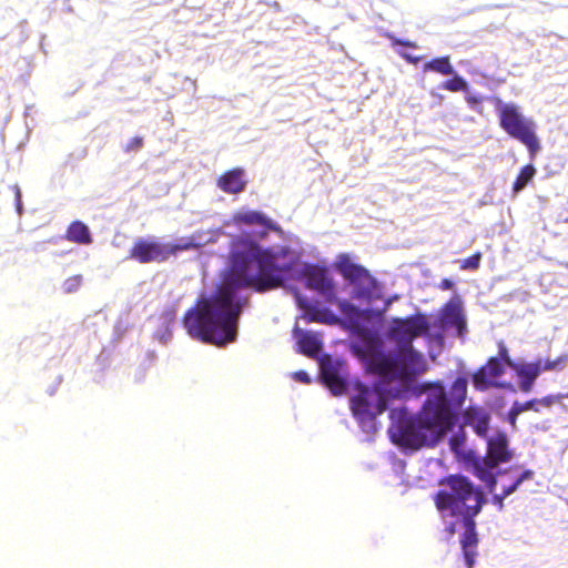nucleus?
I'll use <instances>...</instances> for the list:
<instances>
[{"label":"nucleus","instance_id":"obj_34","mask_svg":"<svg viewBox=\"0 0 568 568\" xmlns=\"http://www.w3.org/2000/svg\"><path fill=\"white\" fill-rule=\"evenodd\" d=\"M143 143L144 142H143L142 136H134L124 146V151L125 152L139 151L143 146Z\"/></svg>","mask_w":568,"mask_h":568},{"label":"nucleus","instance_id":"obj_39","mask_svg":"<svg viewBox=\"0 0 568 568\" xmlns=\"http://www.w3.org/2000/svg\"><path fill=\"white\" fill-rule=\"evenodd\" d=\"M453 287H454V283L449 278H443L439 283V288L444 290V291L452 290Z\"/></svg>","mask_w":568,"mask_h":568},{"label":"nucleus","instance_id":"obj_6","mask_svg":"<svg viewBox=\"0 0 568 568\" xmlns=\"http://www.w3.org/2000/svg\"><path fill=\"white\" fill-rule=\"evenodd\" d=\"M513 458V452L509 449L508 437L503 432H497L487 440V453L484 458H478L473 463V474L485 483L489 493H493L497 485V479L493 470L501 463H508Z\"/></svg>","mask_w":568,"mask_h":568},{"label":"nucleus","instance_id":"obj_4","mask_svg":"<svg viewBox=\"0 0 568 568\" xmlns=\"http://www.w3.org/2000/svg\"><path fill=\"white\" fill-rule=\"evenodd\" d=\"M496 109L500 128L510 138L524 144L530 160H534L541 150L534 120L526 118L516 104L503 103L499 99H497Z\"/></svg>","mask_w":568,"mask_h":568},{"label":"nucleus","instance_id":"obj_22","mask_svg":"<svg viewBox=\"0 0 568 568\" xmlns=\"http://www.w3.org/2000/svg\"><path fill=\"white\" fill-rule=\"evenodd\" d=\"M467 378L465 376L457 377L450 386L448 403L459 412L467 396Z\"/></svg>","mask_w":568,"mask_h":568},{"label":"nucleus","instance_id":"obj_20","mask_svg":"<svg viewBox=\"0 0 568 568\" xmlns=\"http://www.w3.org/2000/svg\"><path fill=\"white\" fill-rule=\"evenodd\" d=\"M64 237L77 244L88 245L92 243L89 227L81 221H73L67 229Z\"/></svg>","mask_w":568,"mask_h":568},{"label":"nucleus","instance_id":"obj_42","mask_svg":"<svg viewBox=\"0 0 568 568\" xmlns=\"http://www.w3.org/2000/svg\"><path fill=\"white\" fill-rule=\"evenodd\" d=\"M17 201H18V210L20 211V207H21V193H20V190L17 189Z\"/></svg>","mask_w":568,"mask_h":568},{"label":"nucleus","instance_id":"obj_32","mask_svg":"<svg viewBox=\"0 0 568 568\" xmlns=\"http://www.w3.org/2000/svg\"><path fill=\"white\" fill-rule=\"evenodd\" d=\"M82 284L81 275H73L64 281L63 287L67 293L75 292Z\"/></svg>","mask_w":568,"mask_h":568},{"label":"nucleus","instance_id":"obj_29","mask_svg":"<svg viewBox=\"0 0 568 568\" xmlns=\"http://www.w3.org/2000/svg\"><path fill=\"white\" fill-rule=\"evenodd\" d=\"M567 361L568 356L562 355L557 357L556 359H546L544 362L541 359H538L537 363L539 364L540 372L542 373L547 371H556L562 368L566 365Z\"/></svg>","mask_w":568,"mask_h":568},{"label":"nucleus","instance_id":"obj_24","mask_svg":"<svg viewBox=\"0 0 568 568\" xmlns=\"http://www.w3.org/2000/svg\"><path fill=\"white\" fill-rule=\"evenodd\" d=\"M557 396L547 395L542 398H532L525 403L515 402L514 404L520 414L527 410H534L538 413L540 412L541 407L550 408L557 402Z\"/></svg>","mask_w":568,"mask_h":568},{"label":"nucleus","instance_id":"obj_41","mask_svg":"<svg viewBox=\"0 0 568 568\" xmlns=\"http://www.w3.org/2000/svg\"><path fill=\"white\" fill-rule=\"evenodd\" d=\"M445 531L447 534L448 537H452L454 536V534L456 532V524L455 523H450L446 528H445Z\"/></svg>","mask_w":568,"mask_h":568},{"label":"nucleus","instance_id":"obj_2","mask_svg":"<svg viewBox=\"0 0 568 568\" xmlns=\"http://www.w3.org/2000/svg\"><path fill=\"white\" fill-rule=\"evenodd\" d=\"M440 484L445 488L435 494V506L440 513L448 511L453 517H462L465 531L460 545L467 568H473L478 545L475 517L486 504V497L479 487L462 475H449Z\"/></svg>","mask_w":568,"mask_h":568},{"label":"nucleus","instance_id":"obj_21","mask_svg":"<svg viewBox=\"0 0 568 568\" xmlns=\"http://www.w3.org/2000/svg\"><path fill=\"white\" fill-rule=\"evenodd\" d=\"M234 221L246 225H262L267 230H277L276 224L271 219L257 211L237 213Z\"/></svg>","mask_w":568,"mask_h":568},{"label":"nucleus","instance_id":"obj_33","mask_svg":"<svg viewBox=\"0 0 568 568\" xmlns=\"http://www.w3.org/2000/svg\"><path fill=\"white\" fill-rule=\"evenodd\" d=\"M497 358H500V362L504 363L505 366H508L513 369V366L516 365L515 362L511 361L508 349L504 343H499V351Z\"/></svg>","mask_w":568,"mask_h":568},{"label":"nucleus","instance_id":"obj_1","mask_svg":"<svg viewBox=\"0 0 568 568\" xmlns=\"http://www.w3.org/2000/svg\"><path fill=\"white\" fill-rule=\"evenodd\" d=\"M300 263L288 246L262 247L255 241L239 236L231 243L229 267L210 297H201L183 316V326L193 338L223 346L234 342L237 322L248 297L237 296L242 288L257 293L284 287L294 278Z\"/></svg>","mask_w":568,"mask_h":568},{"label":"nucleus","instance_id":"obj_25","mask_svg":"<svg viewBox=\"0 0 568 568\" xmlns=\"http://www.w3.org/2000/svg\"><path fill=\"white\" fill-rule=\"evenodd\" d=\"M424 72H436L442 75H452L454 73V67L450 63L448 55L435 58L426 62L423 67Z\"/></svg>","mask_w":568,"mask_h":568},{"label":"nucleus","instance_id":"obj_40","mask_svg":"<svg viewBox=\"0 0 568 568\" xmlns=\"http://www.w3.org/2000/svg\"><path fill=\"white\" fill-rule=\"evenodd\" d=\"M466 101L468 104L470 105H475V104H479L483 102V98L481 97H476V95H468L466 97Z\"/></svg>","mask_w":568,"mask_h":568},{"label":"nucleus","instance_id":"obj_7","mask_svg":"<svg viewBox=\"0 0 568 568\" xmlns=\"http://www.w3.org/2000/svg\"><path fill=\"white\" fill-rule=\"evenodd\" d=\"M194 246L192 241L171 244L155 240L138 239L131 246L128 256L141 264L161 263L178 252L187 251Z\"/></svg>","mask_w":568,"mask_h":568},{"label":"nucleus","instance_id":"obj_36","mask_svg":"<svg viewBox=\"0 0 568 568\" xmlns=\"http://www.w3.org/2000/svg\"><path fill=\"white\" fill-rule=\"evenodd\" d=\"M520 415L519 410L517 409V407L515 406V404H513L511 408L509 409L508 412V422L509 424L513 426V427H516V423H517V418L518 416Z\"/></svg>","mask_w":568,"mask_h":568},{"label":"nucleus","instance_id":"obj_19","mask_svg":"<svg viewBox=\"0 0 568 568\" xmlns=\"http://www.w3.org/2000/svg\"><path fill=\"white\" fill-rule=\"evenodd\" d=\"M443 322L448 327H454L458 336L466 332V321L463 311L457 304H447L443 311Z\"/></svg>","mask_w":568,"mask_h":568},{"label":"nucleus","instance_id":"obj_9","mask_svg":"<svg viewBox=\"0 0 568 568\" xmlns=\"http://www.w3.org/2000/svg\"><path fill=\"white\" fill-rule=\"evenodd\" d=\"M303 274L306 281V286L318 292L329 303H337L343 314L349 317L353 315L357 316L359 314L358 308L349 302L345 300H337L334 281L328 276L326 268L317 265H306Z\"/></svg>","mask_w":568,"mask_h":568},{"label":"nucleus","instance_id":"obj_16","mask_svg":"<svg viewBox=\"0 0 568 568\" xmlns=\"http://www.w3.org/2000/svg\"><path fill=\"white\" fill-rule=\"evenodd\" d=\"M464 424L470 426L479 437H486L489 429L490 416L481 407L469 406L464 412Z\"/></svg>","mask_w":568,"mask_h":568},{"label":"nucleus","instance_id":"obj_23","mask_svg":"<svg viewBox=\"0 0 568 568\" xmlns=\"http://www.w3.org/2000/svg\"><path fill=\"white\" fill-rule=\"evenodd\" d=\"M297 344L301 353L308 357H316L322 349L321 341L310 332H300Z\"/></svg>","mask_w":568,"mask_h":568},{"label":"nucleus","instance_id":"obj_12","mask_svg":"<svg viewBox=\"0 0 568 568\" xmlns=\"http://www.w3.org/2000/svg\"><path fill=\"white\" fill-rule=\"evenodd\" d=\"M505 365L500 358L490 357L485 365L479 367L471 376L476 390L485 392L493 387H500L497 378L505 374Z\"/></svg>","mask_w":568,"mask_h":568},{"label":"nucleus","instance_id":"obj_3","mask_svg":"<svg viewBox=\"0 0 568 568\" xmlns=\"http://www.w3.org/2000/svg\"><path fill=\"white\" fill-rule=\"evenodd\" d=\"M423 388L427 396L417 415L433 434V442H439L454 428L459 412L448 403L447 393L442 382L425 384Z\"/></svg>","mask_w":568,"mask_h":568},{"label":"nucleus","instance_id":"obj_13","mask_svg":"<svg viewBox=\"0 0 568 568\" xmlns=\"http://www.w3.org/2000/svg\"><path fill=\"white\" fill-rule=\"evenodd\" d=\"M423 364L424 359L422 354L415 352L413 348L403 349L402 356L395 359L392 379L410 383L416 374L422 371L419 366Z\"/></svg>","mask_w":568,"mask_h":568},{"label":"nucleus","instance_id":"obj_11","mask_svg":"<svg viewBox=\"0 0 568 568\" xmlns=\"http://www.w3.org/2000/svg\"><path fill=\"white\" fill-rule=\"evenodd\" d=\"M429 329V324L424 315L395 318L389 329V336L395 339L403 349H409L412 342Z\"/></svg>","mask_w":568,"mask_h":568},{"label":"nucleus","instance_id":"obj_10","mask_svg":"<svg viewBox=\"0 0 568 568\" xmlns=\"http://www.w3.org/2000/svg\"><path fill=\"white\" fill-rule=\"evenodd\" d=\"M393 437L399 446L413 449H419L423 446H435L438 443L433 442V434L419 420L418 415L400 422L396 433H393Z\"/></svg>","mask_w":568,"mask_h":568},{"label":"nucleus","instance_id":"obj_37","mask_svg":"<svg viewBox=\"0 0 568 568\" xmlns=\"http://www.w3.org/2000/svg\"><path fill=\"white\" fill-rule=\"evenodd\" d=\"M295 381L301 382L303 384H310L311 377L305 371H298L293 374Z\"/></svg>","mask_w":568,"mask_h":568},{"label":"nucleus","instance_id":"obj_18","mask_svg":"<svg viewBox=\"0 0 568 568\" xmlns=\"http://www.w3.org/2000/svg\"><path fill=\"white\" fill-rule=\"evenodd\" d=\"M534 476L535 473L531 469H525L520 474H515L513 476L511 483L501 484V494L493 495L491 500L494 505H496L499 510H503L504 499L514 494L524 481L531 480Z\"/></svg>","mask_w":568,"mask_h":568},{"label":"nucleus","instance_id":"obj_35","mask_svg":"<svg viewBox=\"0 0 568 568\" xmlns=\"http://www.w3.org/2000/svg\"><path fill=\"white\" fill-rule=\"evenodd\" d=\"M387 38L392 41L393 45H403V47H408V48H413V49L417 48L415 42H412L408 40H400L393 34H387Z\"/></svg>","mask_w":568,"mask_h":568},{"label":"nucleus","instance_id":"obj_5","mask_svg":"<svg viewBox=\"0 0 568 568\" xmlns=\"http://www.w3.org/2000/svg\"><path fill=\"white\" fill-rule=\"evenodd\" d=\"M399 397V392L392 393L388 383L381 382L373 387L364 384H356L355 394L351 397V410L357 422L362 425L373 423L383 414L390 398Z\"/></svg>","mask_w":568,"mask_h":568},{"label":"nucleus","instance_id":"obj_31","mask_svg":"<svg viewBox=\"0 0 568 568\" xmlns=\"http://www.w3.org/2000/svg\"><path fill=\"white\" fill-rule=\"evenodd\" d=\"M481 257H483L481 252L474 253L473 255H470L469 257H467L460 262V268L462 270H470V271L478 270L479 265H480Z\"/></svg>","mask_w":568,"mask_h":568},{"label":"nucleus","instance_id":"obj_27","mask_svg":"<svg viewBox=\"0 0 568 568\" xmlns=\"http://www.w3.org/2000/svg\"><path fill=\"white\" fill-rule=\"evenodd\" d=\"M373 371L384 378H393V372L395 367V358L381 356L373 361Z\"/></svg>","mask_w":568,"mask_h":568},{"label":"nucleus","instance_id":"obj_28","mask_svg":"<svg viewBox=\"0 0 568 568\" xmlns=\"http://www.w3.org/2000/svg\"><path fill=\"white\" fill-rule=\"evenodd\" d=\"M452 75L453 77L450 79L444 81L440 84V88L443 90H447L450 92H460V91H466L468 89V83L466 82V80L463 77L457 74L455 71Z\"/></svg>","mask_w":568,"mask_h":568},{"label":"nucleus","instance_id":"obj_14","mask_svg":"<svg viewBox=\"0 0 568 568\" xmlns=\"http://www.w3.org/2000/svg\"><path fill=\"white\" fill-rule=\"evenodd\" d=\"M217 187L226 194H239L246 189L247 179L243 168L225 171L216 180Z\"/></svg>","mask_w":568,"mask_h":568},{"label":"nucleus","instance_id":"obj_17","mask_svg":"<svg viewBox=\"0 0 568 568\" xmlns=\"http://www.w3.org/2000/svg\"><path fill=\"white\" fill-rule=\"evenodd\" d=\"M513 371L519 379L518 386L523 393L531 392L536 379L541 374L537 361L532 363H516L513 366Z\"/></svg>","mask_w":568,"mask_h":568},{"label":"nucleus","instance_id":"obj_15","mask_svg":"<svg viewBox=\"0 0 568 568\" xmlns=\"http://www.w3.org/2000/svg\"><path fill=\"white\" fill-rule=\"evenodd\" d=\"M321 378L333 395L338 396L345 393L346 381L339 375L338 368L329 358L321 362Z\"/></svg>","mask_w":568,"mask_h":568},{"label":"nucleus","instance_id":"obj_26","mask_svg":"<svg viewBox=\"0 0 568 568\" xmlns=\"http://www.w3.org/2000/svg\"><path fill=\"white\" fill-rule=\"evenodd\" d=\"M536 173L537 170L532 164L524 165L513 183V192L517 194L523 191L532 181Z\"/></svg>","mask_w":568,"mask_h":568},{"label":"nucleus","instance_id":"obj_38","mask_svg":"<svg viewBox=\"0 0 568 568\" xmlns=\"http://www.w3.org/2000/svg\"><path fill=\"white\" fill-rule=\"evenodd\" d=\"M402 58H404L407 62L412 63V64H417L420 60H422V57H414L412 54H408V53H400Z\"/></svg>","mask_w":568,"mask_h":568},{"label":"nucleus","instance_id":"obj_43","mask_svg":"<svg viewBox=\"0 0 568 568\" xmlns=\"http://www.w3.org/2000/svg\"><path fill=\"white\" fill-rule=\"evenodd\" d=\"M450 442H452V446L455 447V445L457 444V438L454 437V438H452Z\"/></svg>","mask_w":568,"mask_h":568},{"label":"nucleus","instance_id":"obj_30","mask_svg":"<svg viewBox=\"0 0 568 568\" xmlns=\"http://www.w3.org/2000/svg\"><path fill=\"white\" fill-rule=\"evenodd\" d=\"M521 471H523L521 466L513 465L503 470H498L495 475H496L497 480L499 478L503 484H508V483H511L513 476L515 474H520Z\"/></svg>","mask_w":568,"mask_h":568},{"label":"nucleus","instance_id":"obj_8","mask_svg":"<svg viewBox=\"0 0 568 568\" xmlns=\"http://www.w3.org/2000/svg\"><path fill=\"white\" fill-rule=\"evenodd\" d=\"M336 271L354 286L355 298H371L375 288L376 280L363 265L353 263L349 255L342 253L335 262Z\"/></svg>","mask_w":568,"mask_h":568}]
</instances>
